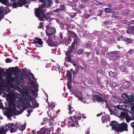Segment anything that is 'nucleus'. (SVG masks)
<instances>
[{"label": "nucleus", "mask_w": 134, "mask_h": 134, "mask_svg": "<svg viewBox=\"0 0 134 134\" xmlns=\"http://www.w3.org/2000/svg\"><path fill=\"white\" fill-rule=\"evenodd\" d=\"M34 91L33 90H27L24 92L23 100L19 98V94L15 93L12 95H9L7 94H4V96L7 97L10 103L9 109V114L11 116L18 115L23 112L22 110L20 111L16 110V106L18 108H20L21 107L24 109L27 108H35L38 107V103L36 102L31 101Z\"/></svg>", "instance_id": "nucleus-1"}, {"label": "nucleus", "mask_w": 134, "mask_h": 134, "mask_svg": "<svg viewBox=\"0 0 134 134\" xmlns=\"http://www.w3.org/2000/svg\"><path fill=\"white\" fill-rule=\"evenodd\" d=\"M29 76L30 80L31 81V84H29V85L28 86V87H27L26 88H25L24 86L20 85V82L18 81L17 79L16 78L13 77L11 75H8L6 77V79L9 83L13 82L14 83V84L11 83L10 84V86L12 88L19 90L20 89L19 87L20 85L22 88L24 90V92L27 90H30V89L31 90H33L32 88L36 90L38 87V85L36 84V83H35L34 82L32 81L31 80L32 79L33 81L35 80V79L33 74L32 73L30 72V73Z\"/></svg>", "instance_id": "nucleus-2"}, {"label": "nucleus", "mask_w": 134, "mask_h": 134, "mask_svg": "<svg viewBox=\"0 0 134 134\" xmlns=\"http://www.w3.org/2000/svg\"><path fill=\"white\" fill-rule=\"evenodd\" d=\"M45 5L43 3V5L42 7L39 6L38 8L35 9L36 10L35 12V15L38 18V19L40 21L43 20L44 18L46 19H49L51 17V13L48 12L46 13L44 15V12H45V10L44 9L45 7Z\"/></svg>", "instance_id": "nucleus-3"}, {"label": "nucleus", "mask_w": 134, "mask_h": 134, "mask_svg": "<svg viewBox=\"0 0 134 134\" xmlns=\"http://www.w3.org/2000/svg\"><path fill=\"white\" fill-rule=\"evenodd\" d=\"M20 125L18 122L15 125L13 123L6 124L0 128V134H5L9 130L11 133L15 132Z\"/></svg>", "instance_id": "nucleus-4"}, {"label": "nucleus", "mask_w": 134, "mask_h": 134, "mask_svg": "<svg viewBox=\"0 0 134 134\" xmlns=\"http://www.w3.org/2000/svg\"><path fill=\"white\" fill-rule=\"evenodd\" d=\"M110 125L112 126V130L113 129L116 132H121L124 131H127L128 130L127 129V126L126 123L122 122L121 124H119L116 121H113L110 124Z\"/></svg>", "instance_id": "nucleus-5"}, {"label": "nucleus", "mask_w": 134, "mask_h": 134, "mask_svg": "<svg viewBox=\"0 0 134 134\" xmlns=\"http://www.w3.org/2000/svg\"><path fill=\"white\" fill-rule=\"evenodd\" d=\"M81 118L80 116H74L69 119L68 122V125L69 127L75 126L78 127L79 126L78 121L80 120Z\"/></svg>", "instance_id": "nucleus-6"}, {"label": "nucleus", "mask_w": 134, "mask_h": 134, "mask_svg": "<svg viewBox=\"0 0 134 134\" xmlns=\"http://www.w3.org/2000/svg\"><path fill=\"white\" fill-rule=\"evenodd\" d=\"M118 52L117 51H111L108 52L107 55L109 56V60L115 61L117 60L119 57V55H118Z\"/></svg>", "instance_id": "nucleus-7"}, {"label": "nucleus", "mask_w": 134, "mask_h": 134, "mask_svg": "<svg viewBox=\"0 0 134 134\" xmlns=\"http://www.w3.org/2000/svg\"><path fill=\"white\" fill-rule=\"evenodd\" d=\"M76 42L74 41L72 43L71 47H69L67 52L66 53V58H67L69 61H70L71 59V56L72 54V52L75 48V46Z\"/></svg>", "instance_id": "nucleus-8"}, {"label": "nucleus", "mask_w": 134, "mask_h": 134, "mask_svg": "<svg viewBox=\"0 0 134 134\" xmlns=\"http://www.w3.org/2000/svg\"><path fill=\"white\" fill-rule=\"evenodd\" d=\"M46 32L47 36L50 37L53 36L56 32V30L55 28L52 27H50L49 25L46 26Z\"/></svg>", "instance_id": "nucleus-9"}, {"label": "nucleus", "mask_w": 134, "mask_h": 134, "mask_svg": "<svg viewBox=\"0 0 134 134\" xmlns=\"http://www.w3.org/2000/svg\"><path fill=\"white\" fill-rule=\"evenodd\" d=\"M93 100H96L97 101L105 102L106 107L108 108L109 105L108 103L107 100L104 98H102L100 96L96 94L93 95Z\"/></svg>", "instance_id": "nucleus-10"}, {"label": "nucleus", "mask_w": 134, "mask_h": 134, "mask_svg": "<svg viewBox=\"0 0 134 134\" xmlns=\"http://www.w3.org/2000/svg\"><path fill=\"white\" fill-rule=\"evenodd\" d=\"M81 93V92L77 91H75L73 93L74 95L78 98V100L83 102L84 103H85L86 102L85 99L82 98Z\"/></svg>", "instance_id": "nucleus-11"}, {"label": "nucleus", "mask_w": 134, "mask_h": 134, "mask_svg": "<svg viewBox=\"0 0 134 134\" xmlns=\"http://www.w3.org/2000/svg\"><path fill=\"white\" fill-rule=\"evenodd\" d=\"M54 39L53 40L50 38L48 41V43L49 46H54L56 44V43L58 42L59 39L57 37H55Z\"/></svg>", "instance_id": "nucleus-12"}, {"label": "nucleus", "mask_w": 134, "mask_h": 134, "mask_svg": "<svg viewBox=\"0 0 134 134\" xmlns=\"http://www.w3.org/2000/svg\"><path fill=\"white\" fill-rule=\"evenodd\" d=\"M40 2H42V4H41L39 6L42 7L44 3L45 5L47 4V7H50L52 4V2L51 0H40ZM46 6H45V7Z\"/></svg>", "instance_id": "nucleus-13"}, {"label": "nucleus", "mask_w": 134, "mask_h": 134, "mask_svg": "<svg viewBox=\"0 0 134 134\" xmlns=\"http://www.w3.org/2000/svg\"><path fill=\"white\" fill-rule=\"evenodd\" d=\"M121 116L124 118H125L126 121L127 122H128L130 120H131V117L128 116V114L124 112L121 113Z\"/></svg>", "instance_id": "nucleus-14"}, {"label": "nucleus", "mask_w": 134, "mask_h": 134, "mask_svg": "<svg viewBox=\"0 0 134 134\" xmlns=\"http://www.w3.org/2000/svg\"><path fill=\"white\" fill-rule=\"evenodd\" d=\"M26 3V0H19V2L17 4L15 3H14V7L15 8L18 7H21L25 4Z\"/></svg>", "instance_id": "nucleus-15"}, {"label": "nucleus", "mask_w": 134, "mask_h": 134, "mask_svg": "<svg viewBox=\"0 0 134 134\" xmlns=\"http://www.w3.org/2000/svg\"><path fill=\"white\" fill-rule=\"evenodd\" d=\"M53 130V127L48 129H45L43 127L40 129V133L41 134H48L47 133H46V132L50 131L51 130L52 131Z\"/></svg>", "instance_id": "nucleus-16"}, {"label": "nucleus", "mask_w": 134, "mask_h": 134, "mask_svg": "<svg viewBox=\"0 0 134 134\" xmlns=\"http://www.w3.org/2000/svg\"><path fill=\"white\" fill-rule=\"evenodd\" d=\"M67 30L69 34V36H70L71 37H74V39H76L77 36L76 34L74 32L71 31L70 30H69L68 29H67Z\"/></svg>", "instance_id": "nucleus-17"}, {"label": "nucleus", "mask_w": 134, "mask_h": 134, "mask_svg": "<svg viewBox=\"0 0 134 134\" xmlns=\"http://www.w3.org/2000/svg\"><path fill=\"white\" fill-rule=\"evenodd\" d=\"M43 43L42 40L40 38H36L35 39L34 43L36 45L39 44L40 45H41L43 44Z\"/></svg>", "instance_id": "nucleus-18"}, {"label": "nucleus", "mask_w": 134, "mask_h": 134, "mask_svg": "<svg viewBox=\"0 0 134 134\" xmlns=\"http://www.w3.org/2000/svg\"><path fill=\"white\" fill-rule=\"evenodd\" d=\"M71 103H69L68 105V110L69 111L68 113L70 114H71L74 111V110L73 108L72 107Z\"/></svg>", "instance_id": "nucleus-19"}, {"label": "nucleus", "mask_w": 134, "mask_h": 134, "mask_svg": "<svg viewBox=\"0 0 134 134\" xmlns=\"http://www.w3.org/2000/svg\"><path fill=\"white\" fill-rule=\"evenodd\" d=\"M5 9V8L3 7L0 8V21L4 18V15L3 14V12Z\"/></svg>", "instance_id": "nucleus-20"}, {"label": "nucleus", "mask_w": 134, "mask_h": 134, "mask_svg": "<svg viewBox=\"0 0 134 134\" xmlns=\"http://www.w3.org/2000/svg\"><path fill=\"white\" fill-rule=\"evenodd\" d=\"M66 76L67 79L70 82L71 80L72 76L71 72L67 70Z\"/></svg>", "instance_id": "nucleus-21"}, {"label": "nucleus", "mask_w": 134, "mask_h": 134, "mask_svg": "<svg viewBox=\"0 0 134 134\" xmlns=\"http://www.w3.org/2000/svg\"><path fill=\"white\" fill-rule=\"evenodd\" d=\"M123 41L125 42L126 44H128L132 43L133 40L129 38L125 37L123 40Z\"/></svg>", "instance_id": "nucleus-22"}, {"label": "nucleus", "mask_w": 134, "mask_h": 134, "mask_svg": "<svg viewBox=\"0 0 134 134\" xmlns=\"http://www.w3.org/2000/svg\"><path fill=\"white\" fill-rule=\"evenodd\" d=\"M130 83L128 81H126L124 82L123 84V87L124 88H126L129 86Z\"/></svg>", "instance_id": "nucleus-23"}, {"label": "nucleus", "mask_w": 134, "mask_h": 134, "mask_svg": "<svg viewBox=\"0 0 134 134\" xmlns=\"http://www.w3.org/2000/svg\"><path fill=\"white\" fill-rule=\"evenodd\" d=\"M87 53L86 57H87L89 59H91L94 55V54L92 53L89 52H87Z\"/></svg>", "instance_id": "nucleus-24"}, {"label": "nucleus", "mask_w": 134, "mask_h": 134, "mask_svg": "<svg viewBox=\"0 0 134 134\" xmlns=\"http://www.w3.org/2000/svg\"><path fill=\"white\" fill-rule=\"evenodd\" d=\"M71 41V38L70 36H69L67 38V40L66 42V44H69Z\"/></svg>", "instance_id": "nucleus-25"}, {"label": "nucleus", "mask_w": 134, "mask_h": 134, "mask_svg": "<svg viewBox=\"0 0 134 134\" xmlns=\"http://www.w3.org/2000/svg\"><path fill=\"white\" fill-rule=\"evenodd\" d=\"M86 47L89 48L92 47L91 43L90 42H87L86 45Z\"/></svg>", "instance_id": "nucleus-26"}, {"label": "nucleus", "mask_w": 134, "mask_h": 134, "mask_svg": "<svg viewBox=\"0 0 134 134\" xmlns=\"http://www.w3.org/2000/svg\"><path fill=\"white\" fill-rule=\"evenodd\" d=\"M1 3L6 5H7L9 4V2L7 0H1Z\"/></svg>", "instance_id": "nucleus-27"}, {"label": "nucleus", "mask_w": 134, "mask_h": 134, "mask_svg": "<svg viewBox=\"0 0 134 134\" xmlns=\"http://www.w3.org/2000/svg\"><path fill=\"white\" fill-rule=\"evenodd\" d=\"M120 69L123 72H125V68L123 65H122L120 67Z\"/></svg>", "instance_id": "nucleus-28"}, {"label": "nucleus", "mask_w": 134, "mask_h": 134, "mask_svg": "<svg viewBox=\"0 0 134 134\" xmlns=\"http://www.w3.org/2000/svg\"><path fill=\"white\" fill-rule=\"evenodd\" d=\"M58 124L59 127H62L64 125V123L63 122L59 121L58 122Z\"/></svg>", "instance_id": "nucleus-29"}, {"label": "nucleus", "mask_w": 134, "mask_h": 134, "mask_svg": "<svg viewBox=\"0 0 134 134\" xmlns=\"http://www.w3.org/2000/svg\"><path fill=\"white\" fill-rule=\"evenodd\" d=\"M109 76L111 77L114 76L116 74L115 72H113L111 71H110L109 73Z\"/></svg>", "instance_id": "nucleus-30"}, {"label": "nucleus", "mask_w": 134, "mask_h": 134, "mask_svg": "<svg viewBox=\"0 0 134 134\" xmlns=\"http://www.w3.org/2000/svg\"><path fill=\"white\" fill-rule=\"evenodd\" d=\"M60 10L64 11L66 10L65 6L64 5H60Z\"/></svg>", "instance_id": "nucleus-31"}, {"label": "nucleus", "mask_w": 134, "mask_h": 134, "mask_svg": "<svg viewBox=\"0 0 134 134\" xmlns=\"http://www.w3.org/2000/svg\"><path fill=\"white\" fill-rule=\"evenodd\" d=\"M101 64L104 66L106 67L107 63L106 62L103 60H101Z\"/></svg>", "instance_id": "nucleus-32"}, {"label": "nucleus", "mask_w": 134, "mask_h": 134, "mask_svg": "<svg viewBox=\"0 0 134 134\" xmlns=\"http://www.w3.org/2000/svg\"><path fill=\"white\" fill-rule=\"evenodd\" d=\"M124 64L127 65L128 66H131L132 65L131 62H127V61L124 62Z\"/></svg>", "instance_id": "nucleus-33"}, {"label": "nucleus", "mask_w": 134, "mask_h": 134, "mask_svg": "<svg viewBox=\"0 0 134 134\" xmlns=\"http://www.w3.org/2000/svg\"><path fill=\"white\" fill-rule=\"evenodd\" d=\"M27 111L28 113V115L27 114V116L29 117L30 115V113L33 110L32 109H31L30 110H27Z\"/></svg>", "instance_id": "nucleus-34"}, {"label": "nucleus", "mask_w": 134, "mask_h": 134, "mask_svg": "<svg viewBox=\"0 0 134 134\" xmlns=\"http://www.w3.org/2000/svg\"><path fill=\"white\" fill-rule=\"evenodd\" d=\"M92 3L95 5H98L99 3V2L96 0H93L92 1Z\"/></svg>", "instance_id": "nucleus-35"}, {"label": "nucleus", "mask_w": 134, "mask_h": 134, "mask_svg": "<svg viewBox=\"0 0 134 134\" xmlns=\"http://www.w3.org/2000/svg\"><path fill=\"white\" fill-rule=\"evenodd\" d=\"M122 97H123L124 98V99L125 100H127V99L126 98H127V99H128L129 98V96H128L127 95H126L125 94H122Z\"/></svg>", "instance_id": "nucleus-36"}, {"label": "nucleus", "mask_w": 134, "mask_h": 134, "mask_svg": "<svg viewBox=\"0 0 134 134\" xmlns=\"http://www.w3.org/2000/svg\"><path fill=\"white\" fill-rule=\"evenodd\" d=\"M83 52V51L82 49H80L78 51V53L79 54H82Z\"/></svg>", "instance_id": "nucleus-37"}, {"label": "nucleus", "mask_w": 134, "mask_h": 134, "mask_svg": "<svg viewBox=\"0 0 134 134\" xmlns=\"http://www.w3.org/2000/svg\"><path fill=\"white\" fill-rule=\"evenodd\" d=\"M25 128V125H21L20 128V130L21 131H23Z\"/></svg>", "instance_id": "nucleus-38"}, {"label": "nucleus", "mask_w": 134, "mask_h": 134, "mask_svg": "<svg viewBox=\"0 0 134 134\" xmlns=\"http://www.w3.org/2000/svg\"><path fill=\"white\" fill-rule=\"evenodd\" d=\"M60 129L59 128H58L57 130V133L53 134H61V133H60ZM62 134H63L62 133Z\"/></svg>", "instance_id": "nucleus-39"}, {"label": "nucleus", "mask_w": 134, "mask_h": 134, "mask_svg": "<svg viewBox=\"0 0 134 134\" xmlns=\"http://www.w3.org/2000/svg\"><path fill=\"white\" fill-rule=\"evenodd\" d=\"M95 51H96V52L97 54L98 55H99V51H100L99 49L98 48H97L96 49Z\"/></svg>", "instance_id": "nucleus-40"}, {"label": "nucleus", "mask_w": 134, "mask_h": 134, "mask_svg": "<svg viewBox=\"0 0 134 134\" xmlns=\"http://www.w3.org/2000/svg\"><path fill=\"white\" fill-rule=\"evenodd\" d=\"M48 107H51V106H52V107L51 108L52 109L55 106V105L54 104L52 103H51L50 104V105H49V104L48 103Z\"/></svg>", "instance_id": "nucleus-41"}, {"label": "nucleus", "mask_w": 134, "mask_h": 134, "mask_svg": "<svg viewBox=\"0 0 134 134\" xmlns=\"http://www.w3.org/2000/svg\"><path fill=\"white\" fill-rule=\"evenodd\" d=\"M123 15H125V14H127L129 12V10L128 9H125L124 11Z\"/></svg>", "instance_id": "nucleus-42"}, {"label": "nucleus", "mask_w": 134, "mask_h": 134, "mask_svg": "<svg viewBox=\"0 0 134 134\" xmlns=\"http://www.w3.org/2000/svg\"><path fill=\"white\" fill-rule=\"evenodd\" d=\"M27 69L26 68H23L22 69V71L24 73H26L27 71Z\"/></svg>", "instance_id": "nucleus-43"}, {"label": "nucleus", "mask_w": 134, "mask_h": 134, "mask_svg": "<svg viewBox=\"0 0 134 134\" xmlns=\"http://www.w3.org/2000/svg\"><path fill=\"white\" fill-rule=\"evenodd\" d=\"M98 14L97 15L99 16H101L102 14L103 11L102 10H100L98 12Z\"/></svg>", "instance_id": "nucleus-44"}, {"label": "nucleus", "mask_w": 134, "mask_h": 134, "mask_svg": "<svg viewBox=\"0 0 134 134\" xmlns=\"http://www.w3.org/2000/svg\"><path fill=\"white\" fill-rule=\"evenodd\" d=\"M87 83L91 86L93 85L92 81L91 80H88L87 82Z\"/></svg>", "instance_id": "nucleus-45"}, {"label": "nucleus", "mask_w": 134, "mask_h": 134, "mask_svg": "<svg viewBox=\"0 0 134 134\" xmlns=\"http://www.w3.org/2000/svg\"><path fill=\"white\" fill-rule=\"evenodd\" d=\"M112 87H115L117 85V82H113L111 83Z\"/></svg>", "instance_id": "nucleus-46"}, {"label": "nucleus", "mask_w": 134, "mask_h": 134, "mask_svg": "<svg viewBox=\"0 0 134 134\" xmlns=\"http://www.w3.org/2000/svg\"><path fill=\"white\" fill-rule=\"evenodd\" d=\"M105 12H111V10L109 8H105Z\"/></svg>", "instance_id": "nucleus-47"}, {"label": "nucleus", "mask_w": 134, "mask_h": 134, "mask_svg": "<svg viewBox=\"0 0 134 134\" xmlns=\"http://www.w3.org/2000/svg\"><path fill=\"white\" fill-rule=\"evenodd\" d=\"M105 50H102L101 51V52H100L101 54L102 55H105Z\"/></svg>", "instance_id": "nucleus-48"}, {"label": "nucleus", "mask_w": 134, "mask_h": 134, "mask_svg": "<svg viewBox=\"0 0 134 134\" xmlns=\"http://www.w3.org/2000/svg\"><path fill=\"white\" fill-rule=\"evenodd\" d=\"M105 119V116H102V122L103 123H104V122Z\"/></svg>", "instance_id": "nucleus-49"}, {"label": "nucleus", "mask_w": 134, "mask_h": 134, "mask_svg": "<svg viewBox=\"0 0 134 134\" xmlns=\"http://www.w3.org/2000/svg\"><path fill=\"white\" fill-rule=\"evenodd\" d=\"M5 61L6 63H8L11 62L12 61L9 58H7L6 59Z\"/></svg>", "instance_id": "nucleus-50"}, {"label": "nucleus", "mask_w": 134, "mask_h": 134, "mask_svg": "<svg viewBox=\"0 0 134 134\" xmlns=\"http://www.w3.org/2000/svg\"><path fill=\"white\" fill-rule=\"evenodd\" d=\"M43 26V24L42 22H41L39 25V27L40 28H42Z\"/></svg>", "instance_id": "nucleus-51"}, {"label": "nucleus", "mask_w": 134, "mask_h": 134, "mask_svg": "<svg viewBox=\"0 0 134 134\" xmlns=\"http://www.w3.org/2000/svg\"><path fill=\"white\" fill-rule=\"evenodd\" d=\"M122 38V37L121 36H120L119 37H118L117 38V40L118 41H119L120 40H121Z\"/></svg>", "instance_id": "nucleus-52"}, {"label": "nucleus", "mask_w": 134, "mask_h": 134, "mask_svg": "<svg viewBox=\"0 0 134 134\" xmlns=\"http://www.w3.org/2000/svg\"><path fill=\"white\" fill-rule=\"evenodd\" d=\"M56 69H57L56 66H52L51 69L52 71L54 70H56Z\"/></svg>", "instance_id": "nucleus-53"}, {"label": "nucleus", "mask_w": 134, "mask_h": 134, "mask_svg": "<svg viewBox=\"0 0 134 134\" xmlns=\"http://www.w3.org/2000/svg\"><path fill=\"white\" fill-rule=\"evenodd\" d=\"M67 85L68 86V88L69 89H70L71 88L70 84L69 83V82H67Z\"/></svg>", "instance_id": "nucleus-54"}, {"label": "nucleus", "mask_w": 134, "mask_h": 134, "mask_svg": "<svg viewBox=\"0 0 134 134\" xmlns=\"http://www.w3.org/2000/svg\"><path fill=\"white\" fill-rule=\"evenodd\" d=\"M90 128H88L87 130V131L86 132V134H89L90 133Z\"/></svg>", "instance_id": "nucleus-55"}, {"label": "nucleus", "mask_w": 134, "mask_h": 134, "mask_svg": "<svg viewBox=\"0 0 134 134\" xmlns=\"http://www.w3.org/2000/svg\"><path fill=\"white\" fill-rule=\"evenodd\" d=\"M51 64V63H48L45 66L47 68H49L50 67Z\"/></svg>", "instance_id": "nucleus-56"}, {"label": "nucleus", "mask_w": 134, "mask_h": 134, "mask_svg": "<svg viewBox=\"0 0 134 134\" xmlns=\"http://www.w3.org/2000/svg\"><path fill=\"white\" fill-rule=\"evenodd\" d=\"M113 111H114V113L115 114H117L118 113V111L117 109H114L113 110Z\"/></svg>", "instance_id": "nucleus-57"}, {"label": "nucleus", "mask_w": 134, "mask_h": 134, "mask_svg": "<svg viewBox=\"0 0 134 134\" xmlns=\"http://www.w3.org/2000/svg\"><path fill=\"white\" fill-rule=\"evenodd\" d=\"M76 15V14L75 13H73L71 15V16L72 18H74Z\"/></svg>", "instance_id": "nucleus-58"}, {"label": "nucleus", "mask_w": 134, "mask_h": 134, "mask_svg": "<svg viewBox=\"0 0 134 134\" xmlns=\"http://www.w3.org/2000/svg\"><path fill=\"white\" fill-rule=\"evenodd\" d=\"M134 52V50L131 49L129 51V53L130 54L133 53Z\"/></svg>", "instance_id": "nucleus-59"}, {"label": "nucleus", "mask_w": 134, "mask_h": 134, "mask_svg": "<svg viewBox=\"0 0 134 134\" xmlns=\"http://www.w3.org/2000/svg\"><path fill=\"white\" fill-rule=\"evenodd\" d=\"M63 96H64L66 98L68 96V94L66 93H63Z\"/></svg>", "instance_id": "nucleus-60"}, {"label": "nucleus", "mask_w": 134, "mask_h": 134, "mask_svg": "<svg viewBox=\"0 0 134 134\" xmlns=\"http://www.w3.org/2000/svg\"><path fill=\"white\" fill-rule=\"evenodd\" d=\"M90 16V15L89 14H86L85 15V18L87 19L88 17H89Z\"/></svg>", "instance_id": "nucleus-61"}, {"label": "nucleus", "mask_w": 134, "mask_h": 134, "mask_svg": "<svg viewBox=\"0 0 134 134\" xmlns=\"http://www.w3.org/2000/svg\"><path fill=\"white\" fill-rule=\"evenodd\" d=\"M127 33L128 34H130L132 32V31L131 30H127L126 31Z\"/></svg>", "instance_id": "nucleus-62"}, {"label": "nucleus", "mask_w": 134, "mask_h": 134, "mask_svg": "<svg viewBox=\"0 0 134 134\" xmlns=\"http://www.w3.org/2000/svg\"><path fill=\"white\" fill-rule=\"evenodd\" d=\"M75 10L76 11L78 12L79 13H81V11L79 9H78L77 8H75Z\"/></svg>", "instance_id": "nucleus-63"}, {"label": "nucleus", "mask_w": 134, "mask_h": 134, "mask_svg": "<svg viewBox=\"0 0 134 134\" xmlns=\"http://www.w3.org/2000/svg\"><path fill=\"white\" fill-rule=\"evenodd\" d=\"M59 36H60V39H62L63 38V37L62 35V33H61V32L60 33Z\"/></svg>", "instance_id": "nucleus-64"}]
</instances>
